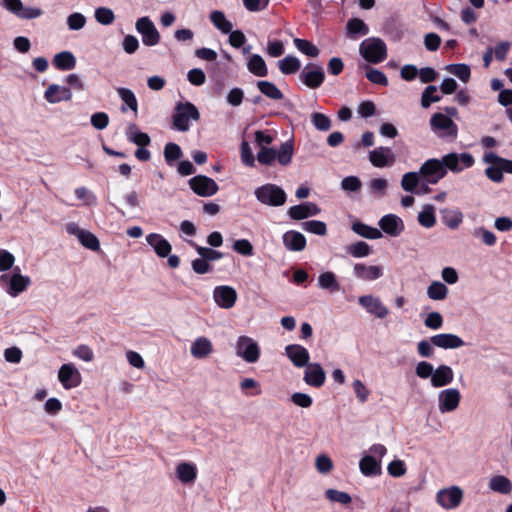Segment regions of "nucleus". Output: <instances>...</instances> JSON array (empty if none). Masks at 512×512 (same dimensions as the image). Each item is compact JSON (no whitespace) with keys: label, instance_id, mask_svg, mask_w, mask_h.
<instances>
[{"label":"nucleus","instance_id":"1","mask_svg":"<svg viewBox=\"0 0 512 512\" xmlns=\"http://www.w3.org/2000/svg\"><path fill=\"white\" fill-rule=\"evenodd\" d=\"M294 154V146L291 141H286L281 144L280 149L261 147L257 153V160L262 165H272L275 160L282 166H287L291 163Z\"/></svg>","mask_w":512,"mask_h":512},{"label":"nucleus","instance_id":"2","mask_svg":"<svg viewBox=\"0 0 512 512\" xmlns=\"http://www.w3.org/2000/svg\"><path fill=\"white\" fill-rule=\"evenodd\" d=\"M200 113L197 107L191 102H178L172 114L173 127L178 131H188L190 120L198 121Z\"/></svg>","mask_w":512,"mask_h":512},{"label":"nucleus","instance_id":"3","mask_svg":"<svg viewBox=\"0 0 512 512\" xmlns=\"http://www.w3.org/2000/svg\"><path fill=\"white\" fill-rule=\"evenodd\" d=\"M254 194L260 203L273 207L282 206L287 200V194L284 189L272 183L256 188Z\"/></svg>","mask_w":512,"mask_h":512},{"label":"nucleus","instance_id":"4","mask_svg":"<svg viewBox=\"0 0 512 512\" xmlns=\"http://www.w3.org/2000/svg\"><path fill=\"white\" fill-rule=\"evenodd\" d=\"M361 56L369 63L378 64L387 58L385 42L376 37L367 38L360 44Z\"/></svg>","mask_w":512,"mask_h":512},{"label":"nucleus","instance_id":"5","mask_svg":"<svg viewBox=\"0 0 512 512\" xmlns=\"http://www.w3.org/2000/svg\"><path fill=\"white\" fill-rule=\"evenodd\" d=\"M431 129L442 138L456 139L458 127L453 120L442 113H435L430 119Z\"/></svg>","mask_w":512,"mask_h":512},{"label":"nucleus","instance_id":"6","mask_svg":"<svg viewBox=\"0 0 512 512\" xmlns=\"http://www.w3.org/2000/svg\"><path fill=\"white\" fill-rule=\"evenodd\" d=\"M419 174L427 183L434 185L446 176V168L440 160L432 158L422 164Z\"/></svg>","mask_w":512,"mask_h":512},{"label":"nucleus","instance_id":"7","mask_svg":"<svg viewBox=\"0 0 512 512\" xmlns=\"http://www.w3.org/2000/svg\"><path fill=\"white\" fill-rule=\"evenodd\" d=\"M299 79L308 88L317 89L324 83L325 73L322 66L309 63L299 74Z\"/></svg>","mask_w":512,"mask_h":512},{"label":"nucleus","instance_id":"8","mask_svg":"<svg viewBox=\"0 0 512 512\" xmlns=\"http://www.w3.org/2000/svg\"><path fill=\"white\" fill-rule=\"evenodd\" d=\"M190 189L198 196L210 197L219 190L218 184L210 177L205 175H197L188 181Z\"/></svg>","mask_w":512,"mask_h":512},{"label":"nucleus","instance_id":"9","mask_svg":"<svg viewBox=\"0 0 512 512\" xmlns=\"http://www.w3.org/2000/svg\"><path fill=\"white\" fill-rule=\"evenodd\" d=\"M236 353L248 363H255L260 358L258 344L248 336H240L236 344Z\"/></svg>","mask_w":512,"mask_h":512},{"label":"nucleus","instance_id":"10","mask_svg":"<svg viewBox=\"0 0 512 512\" xmlns=\"http://www.w3.org/2000/svg\"><path fill=\"white\" fill-rule=\"evenodd\" d=\"M136 30L141 34L144 45L155 46L160 42V34L149 17L139 18L136 22Z\"/></svg>","mask_w":512,"mask_h":512},{"label":"nucleus","instance_id":"11","mask_svg":"<svg viewBox=\"0 0 512 512\" xmlns=\"http://www.w3.org/2000/svg\"><path fill=\"white\" fill-rule=\"evenodd\" d=\"M437 502L443 508L454 509L458 507L463 499V491L457 487L452 486L447 489H442L437 493Z\"/></svg>","mask_w":512,"mask_h":512},{"label":"nucleus","instance_id":"12","mask_svg":"<svg viewBox=\"0 0 512 512\" xmlns=\"http://www.w3.org/2000/svg\"><path fill=\"white\" fill-rule=\"evenodd\" d=\"M5 8L21 19H35L42 15L43 11L36 7H24L21 0H4Z\"/></svg>","mask_w":512,"mask_h":512},{"label":"nucleus","instance_id":"13","mask_svg":"<svg viewBox=\"0 0 512 512\" xmlns=\"http://www.w3.org/2000/svg\"><path fill=\"white\" fill-rule=\"evenodd\" d=\"M461 394L456 388L442 390L438 396V407L442 413L452 412L459 406Z\"/></svg>","mask_w":512,"mask_h":512},{"label":"nucleus","instance_id":"14","mask_svg":"<svg viewBox=\"0 0 512 512\" xmlns=\"http://www.w3.org/2000/svg\"><path fill=\"white\" fill-rule=\"evenodd\" d=\"M358 303L370 314L377 318L384 319L388 316L389 310L382 303L380 298L373 295H363L358 299Z\"/></svg>","mask_w":512,"mask_h":512},{"label":"nucleus","instance_id":"15","mask_svg":"<svg viewBox=\"0 0 512 512\" xmlns=\"http://www.w3.org/2000/svg\"><path fill=\"white\" fill-rule=\"evenodd\" d=\"M58 379L65 389H71L80 385L81 374L73 364H63L59 369Z\"/></svg>","mask_w":512,"mask_h":512},{"label":"nucleus","instance_id":"16","mask_svg":"<svg viewBox=\"0 0 512 512\" xmlns=\"http://www.w3.org/2000/svg\"><path fill=\"white\" fill-rule=\"evenodd\" d=\"M213 298L219 307L230 309L235 305L237 292L230 286H217L213 291Z\"/></svg>","mask_w":512,"mask_h":512},{"label":"nucleus","instance_id":"17","mask_svg":"<svg viewBox=\"0 0 512 512\" xmlns=\"http://www.w3.org/2000/svg\"><path fill=\"white\" fill-rule=\"evenodd\" d=\"M303 379L307 385L320 388L325 383L326 374L320 364L308 363L306 365Z\"/></svg>","mask_w":512,"mask_h":512},{"label":"nucleus","instance_id":"18","mask_svg":"<svg viewBox=\"0 0 512 512\" xmlns=\"http://www.w3.org/2000/svg\"><path fill=\"white\" fill-rule=\"evenodd\" d=\"M369 160L373 166L383 168L393 165L395 156L391 148L381 146L369 152Z\"/></svg>","mask_w":512,"mask_h":512},{"label":"nucleus","instance_id":"19","mask_svg":"<svg viewBox=\"0 0 512 512\" xmlns=\"http://www.w3.org/2000/svg\"><path fill=\"white\" fill-rule=\"evenodd\" d=\"M320 208L312 202H304L299 205L291 206L287 214L293 220H303L311 216L318 215Z\"/></svg>","mask_w":512,"mask_h":512},{"label":"nucleus","instance_id":"20","mask_svg":"<svg viewBox=\"0 0 512 512\" xmlns=\"http://www.w3.org/2000/svg\"><path fill=\"white\" fill-rule=\"evenodd\" d=\"M379 226L386 234L396 237L404 230L402 219L395 214H387L379 220Z\"/></svg>","mask_w":512,"mask_h":512},{"label":"nucleus","instance_id":"21","mask_svg":"<svg viewBox=\"0 0 512 512\" xmlns=\"http://www.w3.org/2000/svg\"><path fill=\"white\" fill-rule=\"evenodd\" d=\"M286 356L296 367H304L309 363L310 355L308 350L298 344H290L285 348Z\"/></svg>","mask_w":512,"mask_h":512},{"label":"nucleus","instance_id":"22","mask_svg":"<svg viewBox=\"0 0 512 512\" xmlns=\"http://www.w3.org/2000/svg\"><path fill=\"white\" fill-rule=\"evenodd\" d=\"M44 98L47 102L56 104L62 101H70L72 99V92L65 86L51 84L46 89Z\"/></svg>","mask_w":512,"mask_h":512},{"label":"nucleus","instance_id":"23","mask_svg":"<svg viewBox=\"0 0 512 512\" xmlns=\"http://www.w3.org/2000/svg\"><path fill=\"white\" fill-rule=\"evenodd\" d=\"M431 343L443 349H455L464 346L462 338L455 334L442 333L434 335L430 338Z\"/></svg>","mask_w":512,"mask_h":512},{"label":"nucleus","instance_id":"24","mask_svg":"<svg viewBox=\"0 0 512 512\" xmlns=\"http://www.w3.org/2000/svg\"><path fill=\"white\" fill-rule=\"evenodd\" d=\"M353 270L355 276L364 281H373L383 276L382 267L377 265L367 266L363 263H356Z\"/></svg>","mask_w":512,"mask_h":512},{"label":"nucleus","instance_id":"25","mask_svg":"<svg viewBox=\"0 0 512 512\" xmlns=\"http://www.w3.org/2000/svg\"><path fill=\"white\" fill-rule=\"evenodd\" d=\"M283 244L289 251H303L306 248V238L305 236L294 230H290L284 233L283 235Z\"/></svg>","mask_w":512,"mask_h":512},{"label":"nucleus","instance_id":"26","mask_svg":"<svg viewBox=\"0 0 512 512\" xmlns=\"http://www.w3.org/2000/svg\"><path fill=\"white\" fill-rule=\"evenodd\" d=\"M146 241L161 258L169 256L172 250L171 244L160 234L151 233L147 235Z\"/></svg>","mask_w":512,"mask_h":512},{"label":"nucleus","instance_id":"27","mask_svg":"<svg viewBox=\"0 0 512 512\" xmlns=\"http://www.w3.org/2000/svg\"><path fill=\"white\" fill-rule=\"evenodd\" d=\"M454 378V372L448 365H440L434 370L431 377V384L433 387L439 388L449 385Z\"/></svg>","mask_w":512,"mask_h":512},{"label":"nucleus","instance_id":"28","mask_svg":"<svg viewBox=\"0 0 512 512\" xmlns=\"http://www.w3.org/2000/svg\"><path fill=\"white\" fill-rule=\"evenodd\" d=\"M52 63L58 70H72L76 66V58L72 52L62 51L54 56Z\"/></svg>","mask_w":512,"mask_h":512},{"label":"nucleus","instance_id":"29","mask_svg":"<svg viewBox=\"0 0 512 512\" xmlns=\"http://www.w3.org/2000/svg\"><path fill=\"white\" fill-rule=\"evenodd\" d=\"M190 351L192 356L202 359L207 357L213 351V346L208 338L199 337L193 342Z\"/></svg>","mask_w":512,"mask_h":512},{"label":"nucleus","instance_id":"30","mask_svg":"<svg viewBox=\"0 0 512 512\" xmlns=\"http://www.w3.org/2000/svg\"><path fill=\"white\" fill-rule=\"evenodd\" d=\"M360 471L365 476H377L381 474V463L371 455L364 456L359 463Z\"/></svg>","mask_w":512,"mask_h":512},{"label":"nucleus","instance_id":"31","mask_svg":"<svg viewBox=\"0 0 512 512\" xmlns=\"http://www.w3.org/2000/svg\"><path fill=\"white\" fill-rule=\"evenodd\" d=\"M30 282L29 277L23 276L20 273H15L10 277L8 293L11 296L16 297L27 289Z\"/></svg>","mask_w":512,"mask_h":512},{"label":"nucleus","instance_id":"32","mask_svg":"<svg viewBox=\"0 0 512 512\" xmlns=\"http://www.w3.org/2000/svg\"><path fill=\"white\" fill-rule=\"evenodd\" d=\"M247 69L257 77H266L268 68L266 62L259 54H252L247 62Z\"/></svg>","mask_w":512,"mask_h":512},{"label":"nucleus","instance_id":"33","mask_svg":"<svg viewBox=\"0 0 512 512\" xmlns=\"http://www.w3.org/2000/svg\"><path fill=\"white\" fill-rule=\"evenodd\" d=\"M256 85L258 90L271 100L279 101L284 98L282 91L273 82L260 80Z\"/></svg>","mask_w":512,"mask_h":512},{"label":"nucleus","instance_id":"34","mask_svg":"<svg viewBox=\"0 0 512 512\" xmlns=\"http://www.w3.org/2000/svg\"><path fill=\"white\" fill-rule=\"evenodd\" d=\"M347 36L356 38L357 36H365L369 33V27L360 18H351L346 24Z\"/></svg>","mask_w":512,"mask_h":512},{"label":"nucleus","instance_id":"35","mask_svg":"<svg viewBox=\"0 0 512 512\" xmlns=\"http://www.w3.org/2000/svg\"><path fill=\"white\" fill-rule=\"evenodd\" d=\"M176 473L178 479L185 484L194 482L197 477L196 466L187 462L180 463L176 468Z\"/></svg>","mask_w":512,"mask_h":512},{"label":"nucleus","instance_id":"36","mask_svg":"<svg viewBox=\"0 0 512 512\" xmlns=\"http://www.w3.org/2000/svg\"><path fill=\"white\" fill-rule=\"evenodd\" d=\"M126 135L130 142L139 147H147L151 143L150 136L147 133L139 131L135 124L129 126Z\"/></svg>","mask_w":512,"mask_h":512},{"label":"nucleus","instance_id":"37","mask_svg":"<svg viewBox=\"0 0 512 512\" xmlns=\"http://www.w3.org/2000/svg\"><path fill=\"white\" fill-rule=\"evenodd\" d=\"M352 230L367 239H378L382 237V233L379 229L371 227L360 221H356L352 224Z\"/></svg>","mask_w":512,"mask_h":512},{"label":"nucleus","instance_id":"38","mask_svg":"<svg viewBox=\"0 0 512 512\" xmlns=\"http://www.w3.org/2000/svg\"><path fill=\"white\" fill-rule=\"evenodd\" d=\"M489 488L494 492L509 494L512 491V483L507 477L497 475L490 479Z\"/></svg>","mask_w":512,"mask_h":512},{"label":"nucleus","instance_id":"39","mask_svg":"<svg viewBox=\"0 0 512 512\" xmlns=\"http://www.w3.org/2000/svg\"><path fill=\"white\" fill-rule=\"evenodd\" d=\"M318 284L320 288L327 289L332 293L340 290L336 275L331 271L321 273L318 277Z\"/></svg>","mask_w":512,"mask_h":512},{"label":"nucleus","instance_id":"40","mask_svg":"<svg viewBox=\"0 0 512 512\" xmlns=\"http://www.w3.org/2000/svg\"><path fill=\"white\" fill-rule=\"evenodd\" d=\"M277 65L283 74L290 75L296 73L300 69L301 62L297 57L288 55L282 60H279Z\"/></svg>","mask_w":512,"mask_h":512},{"label":"nucleus","instance_id":"41","mask_svg":"<svg viewBox=\"0 0 512 512\" xmlns=\"http://www.w3.org/2000/svg\"><path fill=\"white\" fill-rule=\"evenodd\" d=\"M210 20L213 25L224 34H228L232 30V23L228 21L222 11H213L210 14Z\"/></svg>","mask_w":512,"mask_h":512},{"label":"nucleus","instance_id":"42","mask_svg":"<svg viewBox=\"0 0 512 512\" xmlns=\"http://www.w3.org/2000/svg\"><path fill=\"white\" fill-rule=\"evenodd\" d=\"M346 251L355 258L367 257L372 252L371 247L364 241H358L348 245Z\"/></svg>","mask_w":512,"mask_h":512},{"label":"nucleus","instance_id":"43","mask_svg":"<svg viewBox=\"0 0 512 512\" xmlns=\"http://www.w3.org/2000/svg\"><path fill=\"white\" fill-rule=\"evenodd\" d=\"M77 237L80 243L85 247L92 251H97L100 249V242L98 238L91 232L85 230H79Z\"/></svg>","mask_w":512,"mask_h":512},{"label":"nucleus","instance_id":"44","mask_svg":"<svg viewBox=\"0 0 512 512\" xmlns=\"http://www.w3.org/2000/svg\"><path fill=\"white\" fill-rule=\"evenodd\" d=\"M447 294L448 288L439 281L432 282L427 289V295L432 300H443L447 297Z\"/></svg>","mask_w":512,"mask_h":512},{"label":"nucleus","instance_id":"45","mask_svg":"<svg viewBox=\"0 0 512 512\" xmlns=\"http://www.w3.org/2000/svg\"><path fill=\"white\" fill-rule=\"evenodd\" d=\"M163 153L165 161L169 166H172L174 162L183 155L180 146L173 142H169L165 145Z\"/></svg>","mask_w":512,"mask_h":512},{"label":"nucleus","instance_id":"46","mask_svg":"<svg viewBox=\"0 0 512 512\" xmlns=\"http://www.w3.org/2000/svg\"><path fill=\"white\" fill-rule=\"evenodd\" d=\"M446 69L464 83H467L471 77V70L467 64H450L446 67Z\"/></svg>","mask_w":512,"mask_h":512},{"label":"nucleus","instance_id":"47","mask_svg":"<svg viewBox=\"0 0 512 512\" xmlns=\"http://www.w3.org/2000/svg\"><path fill=\"white\" fill-rule=\"evenodd\" d=\"M190 245L195 248L197 253L203 257L206 261H216L223 257V253L208 247L199 246L195 242L191 241Z\"/></svg>","mask_w":512,"mask_h":512},{"label":"nucleus","instance_id":"48","mask_svg":"<svg viewBox=\"0 0 512 512\" xmlns=\"http://www.w3.org/2000/svg\"><path fill=\"white\" fill-rule=\"evenodd\" d=\"M418 221L420 225L425 228H431L436 223L434 207L432 205H426L418 215Z\"/></svg>","mask_w":512,"mask_h":512},{"label":"nucleus","instance_id":"49","mask_svg":"<svg viewBox=\"0 0 512 512\" xmlns=\"http://www.w3.org/2000/svg\"><path fill=\"white\" fill-rule=\"evenodd\" d=\"M116 91L124 104L136 113L138 110V102L133 91L124 87H119Z\"/></svg>","mask_w":512,"mask_h":512},{"label":"nucleus","instance_id":"50","mask_svg":"<svg viewBox=\"0 0 512 512\" xmlns=\"http://www.w3.org/2000/svg\"><path fill=\"white\" fill-rule=\"evenodd\" d=\"M441 96L437 94V87L429 85L425 88L421 96V105L423 108H428L432 103L439 102Z\"/></svg>","mask_w":512,"mask_h":512},{"label":"nucleus","instance_id":"51","mask_svg":"<svg viewBox=\"0 0 512 512\" xmlns=\"http://www.w3.org/2000/svg\"><path fill=\"white\" fill-rule=\"evenodd\" d=\"M366 78L373 84L388 86L387 76L379 69L366 66Z\"/></svg>","mask_w":512,"mask_h":512},{"label":"nucleus","instance_id":"52","mask_svg":"<svg viewBox=\"0 0 512 512\" xmlns=\"http://www.w3.org/2000/svg\"><path fill=\"white\" fill-rule=\"evenodd\" d=\"M294 44L299 51L309 57H317L319 55V49L309 40L306 39H294Z\"/></svg>","mask_w":512,"mask_h":512},{"label":"nucleus","instance_id":"53","mask_svg":"<svg viewBox=\"0 0 512 512\" xmlns=\"http://www.w3.org/2000/svg\"><path fill=\"white\" fill-rule=\"evenodd\" d=\"M302 228L312 234L324 236L327 234V226L323 221L310 220L301 224Z\"/></svg>","mask_w":512,"mask_h":512},{"label":"nucleus","instance_id":"54","mask_svg":"<svg viewBox=\"0 0 512 512\" xmlns=\"http://www.w3.org/2000/svg\"><path fill=\"white\" fill-rule=\"evenodd\" d=\"M325 497L331 502H337L343 505H348L352 501L351 496L347 492L336 489H327L325 491Z\"/></svg>","mask_w":512,"mask_h":512},{"label":"nucleus","instance_id":"55","mask_svg":"<svg viewBox=\"0 0 512 512\" xmlns=\"http://www.w3.org/2000/svg\"><path fill=\"white\" fill-rule=\"evenodd\" d=\"M486 163H497L501 165L502 172L512 174V160L502 158L494 153H487L484 156Z\"/></svg>","mask_w":512,"mask_h":512},{"label":"nucleus","instance_id":"56","mask_svg":"<svg viewBox=\"0 0 512 512\" xmlns=\"http://www.w3.org/2000/svg\"><path fill=\"white\" fill-rule=\"evenodd\" d=\"M311 122L314 125V127L320 131H328L331 128L330 118L320 112L312 113Z\"/></svg>","mask_w":512,"mask_h":512},{"label":"nucleus","instance_id":"57","mask_svg":"<svg viewBox=\"0 0 512 512\" xmlns=\"http://www.w3.org/2000/svg\"><path fill=\"white\" fill-rule=\"evenodd\" d=\"M419 173L407 172L402 176L401 186L407 192H414L419 183Z\"/></svg>","mask_w":512,"mask_h":512},{"label":"nucleus","instance_id":"58","mask_svg":"<svg viewBox=\"0 0 512 512\" xmlns=\"http://www.w3.org/2000/svg\"><path fill=\"white\" fill-rule=\"evenodd\" d=\"M440 161L443 163L446 171L450 170L452 172H461L463 170V167H461L459 163V156L457 153H449L443 156Z\"/></svg>","mask_w":512,"mask_h":512},{"label":"nucleus","instance_id":"59","mask_svg":"<svg viewBox=\"0 0 512 512\" xmlns=\"http://www.w3.org/2000/svg\"><path fill=\"white\" fill-rule=\"evenodd\" d=\"M95 19L102 25H110L115 20V15L111 9L99 7L95 10Z\"/></svg>","mask_w":512,"mask_h":512},{"label":"nucleus","instance_id":"60","mask_svg":"<svg viewBox=\"0 0 512 512\" xmlns=\"http://www.w3.org/2000/svg\"><path fill=\"white\" fill-rule=\"evenodd\" d=\"M241 160L244 165L248 167L255 166V158L252 153L251 147L247 141H242L240 145Z\"/></svg>","mask_w":512,"mask_h":512},{"label":"nucleus","instance_id":"61","mask_svg":"<svg viewBox=\"0 0 512 512\" xmlns=\"http://www.w3.org/2000/svg\"><path fill=\"white\" fill-rule=\"evenodd\" d=\"M233 249L243 256H252L254 248L251 242L247 239H239L233 243Z\"/></svg>","mask_w":512,"mask_h":512},{"label":"nucleus","instance_id":"62","mask_svg":"<svg viewBox=\"0 0 512 512\" xmlns=\"http://www.w3.org/2000/svg\"><path fill=\"white\" fill-rule=\"evenodd\" d=\"M463 215L459 211H448L443 215V221L451 229H456L462 222Z\"/></svg>","mask_w":512,"mask_h":512},{"label":"nucleus","instance_id":"63","mask_svg":"<svg viewBox=\"0 0 512 512\" xmlns=\"http://www.w3.org/2000/svg\"><path fill=\"white\" fill-rule=\"evenodd\" d=\"M85 24L86 17L79 12L72 13L67 18V25L70 30H80Z\"/></svg>","mask_w":512,"mask_h":512},{"label":"nucleus","instance_id":"64","mask_svg":"<svg viewBox=\"0 0 512 512\" xmlns=\"http://www.w3.org/2000/svg\"><path fill=\"white\" fill-rule=\"evenodd\" d=\"M361 187L362 183L356 176H347L341 181V188L345 191L357 192Z\"/></svg>","mask_w":512,"mask_h":512}]
</instances>
